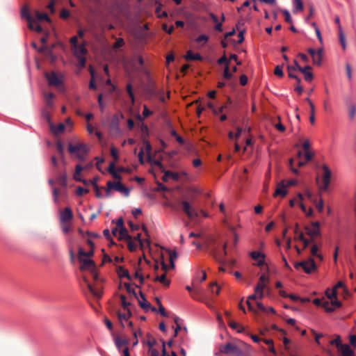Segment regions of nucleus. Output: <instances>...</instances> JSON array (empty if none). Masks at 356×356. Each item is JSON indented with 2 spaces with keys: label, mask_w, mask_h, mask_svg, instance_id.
I'll list each match as a JSON object with an SVG mask.
<instances>
[{
  "label": "nucleus",
  "mask_w": 356,
  "mask_h": 356,
  "mask_svg": "<svg viewBox=\"0 0 356 356\" xmlns=\"http://www.w3.org/2000/svg\"><path fill=\"white\" fill-rule=\"evenodd\" d=\"M227 243L215 242L210 248V252L213 257L220 264H225L227 261L225 257L227 255Z\"/></svg>",
  "instance_id": "nucleus-1"
},
{
  "label": "nucleus",
  "mask_w": 356,
  "mask_h": 356,
  "mask_svg": "<svg viewBox=\"0 0 356 356\" xmlns=\"http://www.w3.org/2000/svg\"><path fill=\"white\" fill-rule=\"evenodd\" d=\"M68 151L71 154H74L79 160L83 161L86 157L88 147L86 144L82 143H76L74 144L70 143L68 144Z\"/></svg>",
  "instance_id": "nucleus-2"
},
{
  "label": "nucleus",
  "mask_w": 356,
  "mask_h": 356,
  "mask_svg": "<svg viewBox=\"0 0 356 356\" xmlns=\"http://www.w3.org/2000/svg\"><path fill=\"white\" fill-rule=\"evenodd\" d=\"M321 170L322 184L320 185L319 188L321 191H325L327 190L331 181L332 172L326 164L321 165Z\"/></svg>",
  "instance_id": "nucleus-3"
},
{
  "label": "nucleus",
  "mask_w": 356,
  "mask_h": 356,
  "mask_svg": "<svg viewBox=\"0 0 356 356\" xmlns=\"http://www.w3.org/2000/svg\"><path fill=\"white\" fill-rule=\"evenodd\" d=\"M106 186L107 188L106 189V194L107 196H110L111 190L118 191L124 194L126 197L129 196V188H126L120 181L113 182L108 181L106 184Z\"/></svg>",
  "instance_id": "nucleus-4"
},
{
  "label": "nucleus",
  "mask_w": 356,
  "mask_h": 356,
  "mask_svg": "<svg viewBox=\"0 0 356 356\" xmlns=\"http://www.w3.org/2000/svg\"><path fill=\"white\" fill-rule=\"evenodd\" d=\"M193 200L190 201L181 200L180 202L183 211L189 218H195L198 217L199 214L195 207L193 205Z\"/></svg>",
  "instance_id": "nucleus-5"
},
{
  "label": "nucleus",
  "mask_w": 356,
  "mask_h": 356,
  "mask_svg": "<svg viewBox=\"0 0 356 356\" xmlns=\"http://www.w3.org/2000/svg\"><path fill=\"white\" fill-rule=\"evenodd\" d=\"M45 78L48 84L51 86L60 87L63 84V76L58 74L55 72H45Z\"/></svg>",
  "instance_id": "nucleus-6"
},
{
  "label": "nucleus",
  "mask_w": 356,
  "mask_h": 356,
  "mask_svg": "<svg viewBox=\"0 0 356 356\" xmlns=\"http://www.w3.org/2000/svg\"><path fill=\"white\" fill-rule=\"evenodd\" d=\"M294 267L296 268L302 267L306 273H311L316 268V265L312 258H309L305 261L296 263Z\"/></svg>",
  "instance_id": "nucleus-7"
},
{
  "label": "nucleus",
  "mask_w": 356,
  "mask_h": 356,
  "mask_svg": "<svg viewBox=\"0 0 356 356\" xmlns=\"http://www.w3.org/2000/svg\"><path fill=\"white\" fill-rule=\"evenodd\" d=\"M78 258L81 264L80 266V269L81 270H89L90 272H93L95 270V264L92 259H84L81 257H78Z\"/></svg>",
  "instance_id": "nucleus-8"
},
{
  "label": "nucleus",
  "mask_w": 356,
  "mask_h": 356,
  "mask_svg": "<svg viewBox=\"0 0 356 356\" xmlns=\"http://www.w3.org/2000/svg\"><path fill=\"white\" fill-rule=\"evenodd\" d=\"M220 352L225 354H241V350L240 348L232 343H228L224 346L221 347Z\"/></svg>",
  "instance_id": "nucleus-9"
},
{
  "label": "nucleus",
  "mask_w": 356,
  "mask_h": 356,
  "mask_svg": "<svg viewBox=\"0 0 356 356\" xmlns=\"http://www.w3.org/2000/svg\"><path fill=\"white\" fill-rule=\"evenodd\" d=\"M320 224L318 222H314L312 223L311 227H307L305 228L307 234L311 236L312 240L320 235V229H319Z\"/></svg>",
  "instance_id": "nucleus-10"
},
{
  "label": "nucleus",
  "mask_w": 356,
  "mask_h": 356,
  "mask_svg": "<svg viewBox=\"0 0 356 356\" xmlns=\"http://www.w3.org/2000/svg\"><path fill=\"white\" fill-rule=\"evenodd\" d=\"M295 63L298 67V70L304 74L305 81L307 82H311L313 79V74L310 72L312 67L309 65L302 67L298 64L296 60H295Z\"/></svg>",
  "instance_id": "nucleus-11"
},
{
  "label": "nucleus",
  "mask_w": 356,
  "mask_h": 356,
  "mask_svg": "<svg viewBox=\"0 0 356 356\" xmlns=\"http://www.w3.org/2000/svg\"><path fill=\"white\" fill-rule=\"evenodd\" d=\"M72 218L73 213L69 207H65L60 212V222H70Z\"/></svg>",
  "instance_id": "nucleus-12"
},
{
  "label": "nucleus",
  "mask_w": 356,
  "mask_h": 356,
  "mask_svg": "<svg viewBox=\"0 0 356 356\" xmlns=\"http://www.w3.org/2000/svg\"><path fill=\"white\" fill-rule=\"evenodd\" d=\"M285 181L282 180L277 185V188L273 193L274 197L280 196L284 197L287 194L286 186L285 184Z\"/></svg>",
  "instance_id": "nucleus-13"
},
{
  "label": "nucleus",
  "mask_w": 356,
  "mask_h": 356,
  "mask_svg": "<svg viewBox=\"0 0 356 356\" xmlns=\"http://www.w3.org/2000/svg\"><path fill=\"white\" fill-rule=\"evenodd\" d=\"M140 298L138 299V303H139V305L140 306V307L145 310H147L151 308L153 312H155L156 308L151 307L150 303L147 301V300L145 299V295L141 291H140Z\"/></svg>",
  "instance_id": "nucleus-14"
},
{
  "label": "nucleus",
  "mask_w": 356,
  "mask_h": 356,
  "mask_svg": "<svg viewBox=\"0 0 356 356\" xmlns=\"http://www.w3.org/2000/svg\"><path fill=\"white\" fill-rule=\"evenodd\" d=\"M250 256L252 259L257 261V266H260L264 264V254L260 252L253 251L250 253Z\"/></svg>",
  "instance_id": "nucleus-15"
},
{
  "label": "nucleus",
  "mask_w": 356,
  "mask_h": 356,
  "mask_svg": "<svg viewBox=\"0 0 356 356\" xmlns=\"http://www.w3.org/2000/svg\"><path fill=\"white\" fill-rule=\"evenodd\" d=\"M28 22L29 28L31 30L35 31L37 33H41L42 31V29L41 26L38 24V21H37L33 17L29 19Z\"/></svg>",
  "instance_id": "nucleus-16"
},
{
  "label": "nucleus",
  "mask_w": 356,
  "mask_h": 356,
  "mask_svg": "<svg viewBox=\"0 0 356 356\" xmlns=\"http://www.w3.org/2000/svg\"><path fill=\"white\" fill-rule=\"evenodd\" d=\"M73 51L76 58L84 56L87 52L84 44L76 45L74 47Z\"/></svg>",
  "instance_id": "nucleus-17"
},
{
  "label": "nucleus",
  "mask_w": 356,
  "mask_h": 356,
  "mask_svg": "<svg viewBox=\"0 0 356 356\" xmlns=\"http://www.w3.org/2000/svg\"><path fill=\"white\" fill-rule=\"evenodd\" d=\"M168 178L177 181L179 179V174L178 172H174L169 170L164 171V175L162 177V180L165 182L168 181Z\"/></svg>",
  "instance_id": "nucleus-18"
},
{
  "label": "nucleus",
  "mask_w": 356,
  "mask_h": 356,
  "mask_svg": "<svg viewBox=\"0 0 356 356\" xmlns=\"http://www.w3.org/2000/svg\"><path fill=\"white\" fill-rule=\"evenodd\" d=\"M341 355L343 356H354V352L350 348V346L348 344H343V346H340V349Z\"/></svg>",
  "instance_id": "nucleus-19"
},
{
  "label": "nucleus",
  "mask_w": 356,
  "mask_h": 356,
  "mask_svg": "<svg viewBox=\"0 0 356 356\" xmlns=\"http://www.w3.org/2000/svg\"><path fill=\"white\" fill-rule=\"evenodd\" d=\"M83 170V168L78 164L76 165L75 167V172L74 174V179L76 181H80V182H83V184H86V181L84 179H82L81 178V171Z\"/></svg>",
  "instance_id": "nucleus-20"
},
{
  "label": "nucleus",
  "mask_w": 356,
  "mask_h": 356,
  "mask_svg": "<svg viewBox=\"0 0 356 356\" xmlns=\"http://www.w3.org/2000/svg\"><path fill=\"white\" fill-rule=\"evenodd\" d=\"M186 59L188 60H200L202 59L201 55L198 53L194 54L192 51L188 50L186 52Z\"/></svg>",
  "instance_id": "nucleus-21"
},
{
  "label": "nucleus",
  "mask_w": 356,
  "mask_h": 356,
  "mask_svg": "<svg viewBox=\"0 0 356 356\" xmlns=\"http://www.w3.org/2000/svg\"><path fill=\"white\" fill-rule=\"evenodd\" d=\"M50 128L52 132L54 134H60L63 133L65 130V124L63 123H60L57 125H54L53 124H50Z\"/></svg>",
  "instance_id": "nucleus-22"
},
{
  "label": "nucleus",
  "mask_w": 356,
  "mask_h": 356,
  "mask_svg": "<svg viewBox=\"0 0 356 356\" xmlns=\"http://www.w3.org/2000/svg\"><path fill=\"white\" fill-rule=\"evenodd\" d=\"M323 50L319 49L317 52L313 55L312 60L314 65H320L322 61Z\"/></svg>",
  "instance_id": "nucleus-23"
},
{
  "label": "nucleus",
  "mask_w": 356,
  "mask_h": 356,
  "mask_svg": "<svg viewBox=\"0 0 356 356\" xmlns=\"http://www.w3.org/2000/svg\"><path fill=\"white\" fill-rule=\"evenodd\" d=\"M117 314L118 319L122 324V326L124 327V325L123 322L127 321L131 315L130 310L127 309V313H121L120 312H118Z\"/></svg>",
  "instance_id": "nucleus-24"
},
{
  "label": "nucleus",
  "mask_w": 356,
  "mask_h": 356,
  "mask_svg": "<svg viewBox=\"0 0 356 356\" xmlns=\"http://www.w3.org/2000/svg\"><path fill=\"white\" fill-rule=\"evenodd\" d=\"M170 268L175 267V261L177 259L178 254L175 250H168Z\"/></svg>",
  "instance_id": "nucleus-25"
},
{
  "label": "nucleus",
  "mask_w": 356,
  "mask_h": 356,
  "mask_svg": "<svg viewBox=\"0 0 356 356\" xmlns=\"http://www.w3.org/2000/svg\"><path fill=\"white\" fill-rule=\"evenodd\" d=\"M154 281L159 282L165 286H168L170 284V281L168 280H167V278H166L165 273L162 274L161 276L155 277L154 279Z\"/></svg>",
  "instance_id": "nucleus-26"
},
{
  "label": "nucleus",
  "mask_w": 356,
  "mask_h": 356,
  "mask_svg": "<svg viewBox=\"0 0 356 356\" xmlns=\"http://www.w3.org/2000/svg\"><path fill=\"white\" fill-rule=\"evenodd\" d=\"M118 233L119 234L120 238H123V239H126V240L131 239V236L129 235L128 231L124 227H122V229H119L117 234Z\"/></svg>",
  "instance_id": "nucleus-27"
},
{
  "label": "nucleus",
  "mask_w": 356,
  "mask_h": 356,
  "mask_svg": "<svg viewBox=\"0 0 356 356\" xmlns=\"http://www.w3.org/2000/svg\"><path fill=\"white\" fill-rule=\"evenodd\" d=\"M35 19L37 21L44 20L46 22H50V19L46 13H40L39 11H35Z\"/></svg>",
  "instance_id": "nucleus-28"
},
{
  "label": "nucleus",
  "mask_w": 356,
  "mask_h": 356,
  "mask_svg": "<svg viewBox=\"0 0 356 356\" xmlns=\"http://www.w3.org/2000/svg\"><path fill=\"white\" fill-rule=\"evenodd\" d=\"M293 10L294 13H296L298 11H301L303 9V3L302 0H293Z\"/></svg>",
  "instance_id": "nucleus-29"
},
{
  "label": "nucleus",
  "mask_w": 356,
  "mask_h": 356,
  "mask_svg": "<svg viewBox=\"0 0 356 356\" xmlns=\"http://www.w3.org/2000/svg\"><path fill=\"white\" fill-rule=\"evenodd\" d=\"M84 281H85V282L87 284V286H88V290L90 291V292L93 296H95V297H97V298H101V296H102V293H101V292L96 291V290L92 287V286L90 284L88 283V281H87L85 278H84Z\"/></svg>",
  "instance_id": "nucleus-30"
},
{
  "label": "nucleus",
  "mask_w": 356,
  "mask_h": 356,
  "mask_svg": "<svg viewBox=\"0 0 356 356\" xmlns=\"http://www.w3.org/2000/svg\"><path fill=\"white\" fill-rule=\"evenodd\" d=\"M318 246L316 245H314L311 248V254L312 256L316 257L321 261L323 259V257L322 254L318 253Z\"/></svg>",
  "instance_id": "nucleus-31"
},
{
  "label": "nucleus",
  "mask_w": 356,
  "mask_h": 356,
  "mask_svg": "<svg viewBox=\"0 0 356 356\" xmlns=\"http://www.w3.org/2000/svg\"><path fill=\"white\" fill-rule=\"evenodd\" d=\"M21 15L23 18H25L27 21L33 18L29 13V9L28 6H25L22 8Z\"/></svg>",
  "instance_id": "nucleus-32"
},
{
  "label": "nucleus",
  "mask_w": 356,
  "mask_h": 356,
  "mask_svg": "<svg viewBox=\"0 0 356 356\" xmlns=\"http://www.w3.org/2000/svg\"><path fill=\"white\" fill-rule=\"evenodd\" d=\"M44 99L47 104L49 106H51L53 104V99L54 98V95L52 92H45L44 94Z\"/></svg>",
  "instance_id": "nucleus-33"
},
{
  "label": "nucleus",
  "mask_w": 356,
  "mask_h": 356,
  "mask_svg": "<svg viewBox=\"0 0 356 356\" xmlns=\"http://www.w3.org/2000/svg\"><path fill=\"white\" fill-rule=\"evenodd\" d=\"M124 221L122 218L118 219L116 222V227L112 229V232L114 235H117V232H118L119 229H122L124 227Z\"/></svg>",
  "instance_id": "nucleus-34"
},
{
  "label": "nucleus",
  "mask_w": 356,
  "mask_h": 356,
  "mask_svg": "<svg viewBox=\"0 0 356 356\" xmlns=\"http://www.w3.org/2000/svg\"><path fill=\"white\" fill-rule=\"evenodd\" d=\"M127 92L131 99V104L134 105L135 103V97L133 92L132 86L131 83H128L126 87Z\"/></svg>",
  "instance_id": "nucleus-35"
},
{
  "label": "nucleus",
  "mask_w": 356,
  "mask_h": 356,
  "mask_svg": "<svg viewBox=\"0 0 356 356\" xmlns=\"http://www.w3.org/2000/svg\"><path fill=\"white\" fill-rule=\"evenodd\" d=\"M339 41L341 44L342 49L343 50H345L346 48L345 35L343 33V31H342V29L341 26H339Z\"/></svg>",
  "instance_id": "nucleus-36"
},
{
  "label": "nucleus",
  "mask_w": 356,
  "mask_h": 356,
  "mask_svg": "<svg viewBox=\"0 0 356 356\" xmlns=\"http://www.w3.org/2000/svg\"><path fill=\"white\" fill-rule=\"evenodd\" d=\"M264 290L269 291L268 284L258 282L257 284L256 285V286L254 288V292L256 293H257L258 291H264Z\"/></svg>",
  "instance_id": "nucleus-37"
},
{
  "label": "nucleus",
  "mask_w": 356,
  "mask_h": 356,
  "mask_svg": "<svg viewBox=\"0 0 356 356\" xmlns=\"http://www.w3.org/2000/svg\"><path fill=\"white\" fill-rule=\"evenodd\" d=\"M321 307H323L324 309L327 312H332L334 310V307H331L330 301L329 300H323L322 302Z\"/></svg>",
  "instance_id": "nucleus-38"
},
{
  "label": "nucleus",
  "mask_w": 356,
  "mask_h": 356,
  "mask_svg": "<svg viewBox=\"0 0 356 356\" xmlns=\"http://www.w3.org/2000/svg\"><path fill=\"white\" fill-rule=\"evenodd\" d=\"M325 294L329 300H332L337 298V291H335V289H332V290L327 289L325 291Z\"/></svg>",
  "instance_id": "nucleus-39"
},
{
  "label": "nucleus",
  "mask_w": 356,
  "mask_h": 356,
  "mask_svg": "<svg viewBox=\"0 0 356 356\" xmlns=\"http://www.w3.org/2000/svg\"><path fill=\"white\" fill-rule=\"evenodd\" d=\"M94 254V250H92L90 249V251L88 252H84L82 249H79V254H78V257H92L93 256Z\"/></svg>",
  "instance_id": "nucleus-40"
},
{
  "label": "nucleus",
  "mask_w": 356,
  "mask_h": 356,
  "mask_svg": "<svg viewBox=\"0 0 356 356\" xmlns=\"http://www.w3.org/2000/svg\"><path fill=\"white\" fill-rule=\"evenodd\" d=\"M144 144L145 147V152L147 154V159L148 160H149L151 159L152 146L150 143L147 140H144Z\"/></svg>",
  "instance_id": "nucleus-41"
},
{
  "label": "nucleus",
  "mask_w": 356,
  "mask_h": 356,
  "mask_svg": "<svg viewBox=\"0 0 356 356\" xmlns=\"http://www.w3.org/2000/svg\"><path fill=\"white\" fill-rule=\"evenodd\" d=\"M60 227L64 234H67L71 230L70 222H60Z\"/></svg>",
  "instance_id": "nucleus-42"
},
{
  "label": "nucleus",
  "mask_w": 356,
  "mask_h": 356,
  "mask_svg": "<svg viewBox=\"0 0 356 356\" xmlns=\"http://www.w3.org/2000/svg\"><path fill=\"white\" fill-rule=\"evenodd\" d=\"M118 273L120 277L130 279L128 270L127 269H124L123 267L120 266L118 268Z\"/></svg>",
  "instance_id": "nucleus-43"
},
{
  "label": "nucleus",
  "mask_w": 356,
  "mask_h": 356,
  "mask_svg": "<svg viewBox=\"0 0 356 356\" xmlns=\"http://www.w3.org/2000/svg\"><path fill=\"white\" fill-rule=\"evenodd\" d=\"M229 325L230 327L233 329H238V332H242L243 330V327L236 322L230 321L229 323Z\"/></svg>",
  "instance_id": "nucleus-44"
},
{
  "label": "nucleus",
  "mask_w": 356,
  "mask_h": 356,
  "mask_svg": "<svg viewBox=\"0 0 356 356\" xmlns=\"http://www.w3.org/2000/svg\"><path fill=\"white\" fill-rule=\"evenodd\" d=\"M111 154L113 156V158L114 159L115 161H118V159H119V154H118V149H116L115 147L112 146L111 147Z\"/></svg>",
  "instance_id": "nucleus-45"
},
{
  "label": "nucleus",
  "mask_w": 356,
  "mask_h": 356,
  "mask_svg": "<svg viewBox=\"0 0 356 356\" xmlns=\"http://www.w3.org/2000/svg\"><path fill=\"white\" fill-rule=\"evenodd\" d=\"M313 202L315 204V206H316V208L317 209V210L319 212H322V211L323 209V200L321 198L319 200V201H318V202L315 200L314 202Z\"/></svg>",
  "instance_id": "nucleus-46"
},
{
  "label": "nucleus",
  "mask_w": 356,
  "mask_h": 356,
  "mask_svg": "<svg viewBox=\"0 0 356 356\" xmlns=\"http://www.w3.org/2000/svg\"><path fill=\"white\" fill-rule=\"evenodd\" d=\"M90 73L91 74L92 78H91V80H90V83H89V88L90 89H95L96 88V85H95V81H94V72H93V70H92L91 67H90Z\"/></svg>",
  "instance_id": "nucleus-47"
},
{
  "label": "nucleus",
  "mask_w": 356,
  "mask_h": 356,
  "mask_svg": "<svg viewBox=\"0 0 356 356\" xmlns=\"http://www.w3.org/2000/svg\"><path fill=\"white\" fill-rule=\"evenodd\" d=\"M356 114V107L354 105H350L348 108V115L350 119H353Z\"/></svg>",
  "instance_id": "nucleus-48"
},
{
  "label": "nucleus",
  "mask_w": 356,
  "mask_h": 356,
  "mask_svg": "<svg viewBox=\"0 0 356 356\" xmlns=\"http://www.w3.org/2000/svg\"><path fill=\"white\" fill-rule=\"evenodd\" d=\"M330 305H331V307H334L335 309L336 308L340 307L341 305V303L336 298L332 300H330Z\"/></svg>",
  "instance_id": "nucleus-49"
},
{
  "label": "nucleus",
  "mask_w": 356,
  "mask_h": 356,
  "mask_svg": "<svg viewBox=\"0 0 356 356\" xmlns=\"http://www.w3.org/2000/svg\"><path fill=\"white\" fill-rule=\"evenodd\" d=\"M282 13L284 16L285 21L289 24H292V19L291 17L289 12L287 10H284L282 11Z\"/></svg>",
  "instance_id": "nucleus-50"
},
{
  "label": "nucleus",
  "mask_w": 356,
  "mask_h": 356,
  "mask_svg": "<svg viewBox=\"0 0 356 356\" xmlns=\"http://www.w3.org/2000/svg\"><path fill=\"white\" fill-rule=\"evenodd\" d=\"M120 298L121 300L122 307L126 310L129 309L128 306L129 305V303L126 301V297L124 295H120Z\"/></svg>",
  "instance_id": "nucleus-51"
},
{
  "label": "nucleus",
  "mask_w": 356,
  "mask_h": 356,
  "mask_svg": "<svg viewBox=\"0 0 356 356\" xmlns=\"http://www.w3.org/2000/svg\"><path fill=\"white\" fill-rule=\"evenodd\" d=\"M89 192V190L87 189V188H84L81 186H79L77 188H76V195H83V194L85 193H88Z\"/></svg>",
  "instance_id": "nucleus-52"
},
{
  "label": "nucleus",
  "mask_w": 356,
  "mask_h": 356,
  "mask_svg": "<svg viewBox=\"0 0 356 356\" xmlns=\"http://www.w3.org/2000/svg\"><path fill=\"white\" fill-rule=\"evenodd\" d=\"M298 200L300 201V209L301 210L303 211V212H306L307 209H306V207L304 205V204L302 202V200H303V196L301 193H298Z\"/></svg>",
  "instance_id": "nucleus-53"
},
{
  "label": "nucleus",
  "mask_w": 356,
  "mask_h": 356,
  "mask_svg": "<svg viewBox=\"0 0 356 356\" xmlns=\"http://www.w3.org/2000/svg\"><path fill=\"white\" fill-rule=\"evenodd\" d=\"M288 71H289V76L291 78H293V79H296L298 83L299 84L300 83V79L296 74H294L293 73L292 67L288 66Z\"/></svg>",
  "instance_id": "nucleus-54"
},
{
  "label": "nucleus",
  "mask_w": 356,
  "mask_h": 356,
  "mask_svg": "<svg viewBox=\"0 0 356 356\" xmlns=\"http://www.w3.org/2000/svg\"><path fill=\"white\" fill-rule=\"evenodd\" d=\"M274 74L276 75V76H278L280 77H282L283 76V72H282V68L281 66L280 65H277L275 67V70H274Z\"/></svg>",
  "instance_id": "nucleus-55"
},
{
  "label": "nucleus",
  "mask_w": 356,
  "mask_h": 356,
  "mask_svg": "<svg viewBox=\"0 0 356 356\" xmlns=\"http://www.w3.org/2000/svg\"><path fill=\"white\" fill-rule=\"evenodd\" d=\"M223 76L225 79H229L232 77V74L229 72V66L227 64L224 69Z\"/></svg>",
  "instance_id": "nucleus-56"
},
{
  "label": "nucleus",
  "mask_w": 356,
  "mask_h": 356,
  "mask_svg": "<svg viewBox=\"0 0 356 356\" xmlns=\"http://www.w3.org/2000/svg\"><path fill=\"white\" fill-rule=\"evenodd\" d=\"M124 44V42L122 38H118L113 44V47L115 49L120 48Z\"/></svg>",
  "instance_id": "nucleus-57"
},
{
  "label": "nucleus",
  "mask_w": 356,
  "mask_h": 356,
  "mask_svg": "<svg viewBox=\"0 0 356 356\" xmlns=\"http://www.w3.org/2000/svg\"><path fill=\"white\" fill-rule=\"evenodd\" d=\"M56 149L58 152V153L60 154V155H63V152H64V147H63V145L61 142L58 141L56 143Z\"/></svg>",
  "instance_id": "nucleus-58"
},
{
  "label": "nucleus",
  "mask_w": 356,
  "mask_h": 356,
  "mask_svg": "<svg viewBox=\"0 0 356 356\" xmlns=\"http://www.w3.org/2000/svg\"><path fill=\"white\" fill-rule=\"evenodd\" d=\"M210 290L212 293H215L216 294H218L220 291V288L217 286L216 283L211 284Z\"/></svg>",
  "instance_id": "nucleus-59"
},
{
  "label": "nucleus",
  "mask_w": 356,
  "mask_h": 356,
  "mask_svg": "<svg viewBox=\"0 0 356 356\" xmlns=\"http://www.w3.org/2000/svg\"><path fill=\"white\" fill-rule=\"evenodd\" d=\"M127 343V342L126 340L120 339L119 338L115 339V344L118 348H120L121 346L126 345Z\"/></svg>",
  "instance_id": "nucleus-60"
},
{
  "label": "nucleus",
  "mask_w": 356,
  "mask_h": 356,
  "mask_svg": "<svg viewBox=\"0 0 356 356\" xmlns=\"http://www.w3.org/2000/svg\"><path fill=\"white\" fill-rule=\"evenodd\" d=\"M313 156H314V154L312 152H310L309 150H307L304 153V156L306 159V162L310 161L312 159Z\"/></svg>",
  "instance_id": "nucleus-61"
},
{
  "label": "nucleus",
  "mask_w": 356,
  "mask_h": 356,
  "mask_svg": "<svg viewBox=\"0 0 356 356\" xmlns=\"http://www.w3.org/2000/svg\"><path fill=\"white\" fill-rule=\"evenodd\" d=\"M152 113V111H150L146 105L143 106V115L144 118L149 117Z\"/></svg>",
  "instance_id": "nucleus-62"
},
{
  "label": "nucleus",
  "mask_w": 356,
  "mask_h": 356,
  "mask_svg": "<svg viewBox=\"0 0 356 356\" xmlns=\"http://www.w3.org/2000/svg\"><path fill=\"white\" fill-rule=\"evenodd\" d=\"M268 281H269V278H268V277L267 275H266L265 274H263V275H261L259 277V282L265 283V284H268Z\"/></svg>",
  "instance_id": "nucleus-63"
},
{
  "label": "nucleus",
  "mask_w": 356,
  "mask_h": 356,
  "mask_svg": "<svg viewBox=\"0 0 356 356\" xmlns=\"http://www.w3.org/2000/svg\"><path fill=\"white\" fill-rule=\"evenodd\" d=\"M60 17L65 19L70 16V13L67 10L63 8L60 12Z\"/></svg>",
  "instance_id": "nucleus-64"
}]
</instances>
